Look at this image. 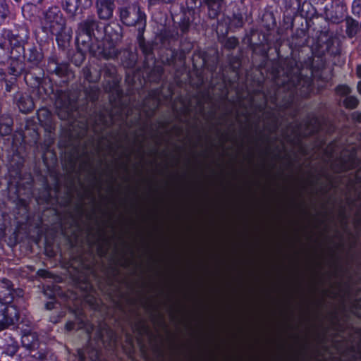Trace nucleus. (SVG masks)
<instances>
[{"label": "nucleus", "instance_id": "f8f14e48", "mask_svg": "<svg viewBox=\"0 0 361 361\" xmlns=\"http://www.w3.org/2000/svg\"><path fill=\"white\" fill-rule=\"evenodd\" d=\"M98 27V22L92 18H88L79 25L78 30L85 34V37L91 40L95 28Z\"/></svg>", "mask_w": 361, "mask_h": 361}, {"label": "nucleus", "instance_id": "ddd939ff", "mask_svg": "<svg viewBox=\"0 0 361 361\" xmlns=\"http://www.w3.org/2000/svg\"><path fill=\"white\" fill-rule=\"evenodd\" d=\"M208 8V16L212 19L218 18L221 13L224 0H204Z\"/></svg>", "mask_w": 361, "mask_h": 361}, {"label": "nucleus", "instance_id": "aec40b11", "mask_svg": "<svg viewBox=\"0 0 361 361\" xmlns=\"http://www.w3.org/2000/svg\"><path fill=\"white\" fill-rule=\"evenodd\" d=\"M24 70V65L21 61L13 60L8 68V73L14 76L20 75Z\"/></svg>", "mask_w": 361, "mask_h": 361}, {"label": "nucleus", "instance_id": "f704fd0d", "mask_svg": "<svg viewBox=\"0 0 361 361\" xmlns=\"http://www.w3.org/2000/svg\"><path fill=\"white\" fill-rule=\"evenodd\" d=\"M38 356L37 357L39 358L42 360H45L47 359V354H44L42 353H37Z\"/></svg>", "mask_w": 361, "mask_h": 361}, {"label": "nucleus", "instance_id": "c85d7f7f", "mask_svg": "<svg viewBox=\"0 0 361 361\" xmlns=\"http://www.w3.org/2000/svg\"><path fill=\"white\" fill-rule=\"evenodd\" d=\"M238 39L235 37H231L228 38L226 42V47L229 49H234L238 45Z\"/></svg>", "mask_w": 361, "mask_h": 361}, {"label": "nucleus", "instance_id": "72a5a7b5", "mask_svg": "<svg viewBox=\"0 0 361 361\" xmlns=\"http://www.w3.org/2000/svg\"><path fill=\"white\" fill-rule=\"evenodd\" d=\"M354 119L356 121L361 122V111L360 112H355L353 115Z\"/></svg>", "mask_w": 361, "mask_h": 361}, {"label": "nucleus", "instance_id": "2eb2a0df", "mask_svg": "<svg viewBox=\"0 0 361 361\" xmlns=\"http://www.w3.org/2000/svg\"><path fill=\"white\" fill-rule=\"evenodd\" d=\"M21 342L25 348L32 350L38 345V336L35 332H29L22 336Z\"/></svg>", "mask_w": 361, "mask_h": 361}, {"label": "nucleus", "instance_id": "a19ab883", "mask_svg": "<svg viewBox=\"0 0 361 361\" xmlns=\"http://www.w3.org/2000/svg\"><path fill=\"white\" fill-rule=\"evenodd\" d=\"M154 107H157L159 104V101L157 98H155L153 101Z\"/></svg>", "mask_w": 361, "mask_h": 361}, {"label": "nucleus", "instance_id": "4be33fe9", "mask_svg": "<svg viewBox=\"0 0 361 361\" xmlns=\"http://www.w3.org/2000/svg\"><path fill=\"white\" fill-rule=\"evenodd\" d=\"M10 13L8 5L5 0H0V25L3 24Z\"/></svg>", "mask_w": 361, "mask_h": 361}, {"label": "nucleus", "instance_id": "ea45409f", "mask_svg": "<svg viewBox=\"0 0 361 361\" xmlns=\"http://www.w3.org/2000/svg\"><path fill=\"white\" fill-rule=\"evenodd\" d=\"M357 89L358 92L361 94V81L358 82Z\"/></svg>", "mask_w": 361, "mask_h": 361}, {"label": "nucleus", "instance_id": "1a4fd4ad", "mask_svg": "<svg viewBox=\"0 0 361 361\" xmlns=\"http://www.w3.org/2000/svg\"><path fill=\"white\" fill-rule=\"evenodd\" d=\"M22 294V290L13 288L11 281L4 279L0 281V301L4 300L6 296H10L12 300H17L16 297H20Z\"/></svg>", "mask_w": 361, "mask_h": 361}, {"label": "nucleus", "instance_id": "37998d69", "mask_svg": "<svg viewBox=\"0 0 361 361\" xmlns=\"http://www.w3.org/2000/svg\"><path fill=\"white\" fill-rule=\"evenodd\" d=\"M360 354H359V357H360V361H361V345H360Z\"/></svg>", "mask_w": 361, "mask_h": 361}, {"label": "nucleus", "instance_id": "9d476101", "mask_svg": "<svg viewBox=\"0 0 361 361\" xmlns=\"http://www.w3.org/2000/svg\"><path fill=\"white\" fill-rule=\"evenodd\" d=\"M2 353L8 356H13L19 348L18 341L11 336L5 334L3 340V344L0 347Z\"/></svg>", "mask_w": 361, "mask_h": 361}, {"label": "nucleus", "instance_id": "0eeeda50", "mask_svg": "<svg viewBox=\"0 0 361 361\" xmlns=\"http://www.w3.org/2000/svg\"><path fill=\"white\" fill-rule=\"evenodd\" d=\"M93 0H62L63 8L71 16L76 15L80 9L85 10L92 5Z\"/></svg>", "mask_w": 361, "mask_h": 361}, {"label": "nucleus", "instance_id": "423d86ee", "mask_svg": "<svg viewBox=\"0 0 361 361\" xmlns=\"http://www.w3.org/2000/svg\"><path fill=\"white\" fill-rule=\"evenodd\" d=\"M20 41L18 37L7 29H3L0 32V63L3 62L7 56L9 47H19Z\"/></svg>", "mask_w": 361, "mask_h": 361}, {"label": "nucleus", "instance_id": "7c9ffc66", "mask_svg": "<svg viewBox=\"0 0 361 361\" xmlns=\"http://www.w3.org/2000/svg\"><path fill=\"white\" fill-rule=\"evenodd\" d=\"M148 6L149 7L154 6L159 4H163L162 0H147Z\"/></svg>", "mask_w": 361, "mask_h": 361}, {"label": "nucleus", "instance_id": "c9c22d12", "mask_svg": "<svg viewBox=\"0 0 361 361\" xmlns=\"http://www.w3.org/2000/svg\"><path fill=\"white\" fill-rule=\"evenodd\" d=\"M45 306H46V309L51 310L54 307V303L53 302H49L46 303Z\"/></svg>", "mask_w": 361, "mask_h": 361}, {"label": "nucleus", "instance_id": "473e14b6", "mask_svg": "<svg viewBox=\"0 0 361 361\" xmlns=\"http://www.w3.org/2000/svg\"><path fill=\"white\" fill-rule=\"evenodd\" d=\"M75 328V324L73 322H68L66 324V329L67 331H71L74 329Z\"/></svg>", "mask_w": 361, "mask_h": 361}, {"label": "nucleus", "instance_id": "f03ea898", "mask_svg": "<svg viewBox=\"0 0 361 361\" xmlns=\"http://www.w3.org/2000/svg\"><path fill=\"white\" fill-rule=\"evenodd\" d=\"M66 19L63 18L59 8L53 6L49 8L43 13L41 25L43 32L56 36L59 44L69 41L71 35L66 27Z\"/></svg>", "mask_w": 361, "mask_h": 361}, {"label": "nucleus", "instance_id": "39448f33", "mask_svg": "<svg viewBox=\"0 0 361 361\" xmlns=\"http://www.w3.org/2000/svg\"><path fill=\"white\" fill-rule=\"evenodd\" d=\"M16 300L10 296L4 297L0 301V331L16 325L19 320V310L16 304Z\"/></svg>", "mask_w": 361, "mask_h": 361}, {"label": "nucleus", "instance_id": "412c9836", "mask_svg": "<svg viewBox=\"0 0 361 361\" xmlns=\"http://www.w3.org/2000/svg\"><path fill=\"white\" fill-rule=\"evenodd\" d=\"M48 68L50 72L54 73L58 75H61L64 73V67L59 66L53 58L49 59Z\"/></svg>", "mask_w": 361, "mask_h": 361}, {"label": "nucleus", "instance_id": "393cba45", "mask_svg": "<svg viewBox=\"0 0 361 361\" xmlns=\"http://www.w3.org/2000/svg\"><path fill=\"white\" fill-rule=\"evenodd\" d=\"M190 26V21L188 17L183 15L179 22V27L181 31L185 33L188 31Z\"/></svg>", "mask_w": 361, "mask_h": 361}, {"label": "nucleus", "instance_id": "a18cd8bd", "mask_svg": "<svg viewBox=\"0 0 361 361\" xmlns=\"http://www.w3.org/2000/svg\"><path fill=\"white\" fill-rule=\"evenodd\" d=\"M356 314L361 317V312H356Z\"/></svg>", "mask_w": 361, "mask_h": 361}, {"label": "nucleus", "instance_id": "49530a36", "mask_svg": "<svg viewBox=\"0 0 361 361\" xmlns=\"http://www.w3.org/2000/svg\"><path fill=\"white\" fill-rule=\"evenodd\" d=\"M276 83H277L278 85H279V84H280L279 80H278V81H276Z\"/></svg>", "mask_w": 361, "mask_h": 361}, {"label": "nucleus", "instance_id": "79ce46f5", "mask_svg": "<svg viewBox=\"0 0 361 361\" xmlns=\"http://www.w3.org/2000/svg\"><path fill=\"white\" fill-rule=\"evenodd\" d=\"M109 72H110V74H114L115 73V68L114 67H111V69L109 70Z\"/></svg>", "mask_w": 361, "mask_h": 361}, {"label": "nucleus", "instance_id": "f257e3e1", "mask_svg": "<svg viewBox=\"0 0 361 361\" xmlns=\"http://www.w3.org/2000/svg\"><path fill=\"white\" fill-rule=\"evenodd\" d=\"M282 75L284 78L281 85L287 87L291 94L298 93L306 96L311 91L312 81L309 78H304L300 73V63L295 59H286L282 64Z\"/></svg>", "mask_w": 361, "mask_h": 361}, {"label": "nucleus", "instance_id": "5701e85b", "mask_svg": "<svg viewBox=\"0 0 361 361\" xmlns=\"http://www.w3.org/2000/svg\"><path fill=\"white\" fill-rule=\"evenodd\" d=\"M231 26L235 27H241L243 25V17L240 13H233L232 18L230 20Z\"/></svg>", "mask_w": 361, "mask_h": 361}, {"label": "nucleus", "instance_id": "2f4dec72", "mask_svg": "<svg viewBox=\"0 0 361 361\" xmlns=\"http://www.w3.org/2000/svg\"><path fill=\"white\" fill-rule=\"evenodd\" d=\"M49 115V112L45 109H42L38 112V118L42 121V116H47Z\"/></svg>", "mask_w": 361, "mask_h": 361}, {"label": "nucleus", "instance_id": "dca6fc26", "mask_svg": "<svg viewBox=\"0 0 361 361\" xmlns=\"http://www.w3.org/2000/svg\"><path fill=\"white\" fill-rule=\"evenodd\" d=\"M346 24V34L348 37L352 38L355 37L358 31L360 30L361 25L358 21L351 17H348L345 19Z\"/></svg>", "mask_w": 361, "mask_h": 361}, {"label": "nucleus", "instance_id": "20e7f679", "mask_svg": "<svg viewBox=\"0 0 361 361\" xmlns=\"http://www.w3.org/2000/svg\"><path fill=\"white\" fill-rule=\"evenodd\" d=\"M56 113L61 120L74 118L77 110L75 97L69 92H59L55 100Z\"/></svg>", "mask_w": 361, "mask_h": 361}, {"label": "nucleus", "instance_id": "cd10ccee", "mask_svg": "<svg viewBox=\"0 0 361 361\" xmlns=\"http://www.w3.org/2000/svg\"><path fill=\"white\" fill-rule=\"evenodd\" d=\"M352 12L355 16L361 14V0H354L352 4Z\"/></svg>", "mask_w": 361, "mask_h": 361}, {"label": "nucleus", "instance_id": "9b49d317", "mask_svg": "<svg viewBox=\"0 0 361 361\" xmlns=\"http://www.w3.org/2000/svg\"><path fill=\"white\" fill-rule=\"evenodd\" d=\"M15 99L19 110L23 113H29L34 108L32 99L27 94H18Z\"/></svg>", "mask_w": 361, "mask_h": 361}, {"label": "nucleus", "instance_id": "e433bc0d", "mask_svg": "<svg viewBox=\"0 0 361 361\" xmlns=\"http://www.w3.org/2000/svg\"><path fill=\"white\" fill-rule=\"evenodd\" d=\"M356 71L357 77L361 78V64L357 66Z\"/></svg>", "mask_w": 361, "mask_h": 361}, {"label": "nucleus", "instance_id": "4468645a", "mask_svg": "<svg viewBox=\"0 0 361 361\" xmlns=\"http://www.w3.org/2000/svg\"><path fill=\"white\" fill-rule=\"evenodd\" d=\"M25 59L34 66H37L43 59L42 53L35 47L27 49L24 54Z\"/></svg>", "mask_w": 361, "mask_h": 361}, {"label": "nucleus", "instance_id": "6e6552de", "mask_svg": "<svg viewBox=\"0 0 361 361\" xmlns=\"http://www.w3.org/2000/svg\"><path fill=\"white\" fill-rule=\"evenodd\" d=\"M96 9L99 19L108 20L113 17L115 9L114 0H97Z\"/></svg>", "mask_w": 361, "mask_h": 361}, {"label": "nucleus", "instance_id": "6ab92c4d", "mask_svg": "<svg viewBox=\"0 0 361 361\" xmlns=\"http://www.w3.org/2000/svg\"><path fill=\"white\" fill-rule=\"evenodd\" d=\"M13 120L6 116L0 120V134L2 136L9 135L12 131Z\"/></svg>", "mask_w": 361, "mask_h": 361}, {"label": "nucleus", "instance_id": "4c0bfd02", "mask_svg": "<svg viewBox=\"0 0 361 361\" xmlns=\"http://www.w3.org/2000/svg\"><path fill=\"white\" fill-rule=\"evenodd\" d=\"M6 92H11V85L6 82Z\"/></svg>", "mask_w": 361, "mask_h": 361}, {"label": "nucleus", "instance_id": "a878e982", "mask_svg": "<svg viewBox=\"0 0 361 361\" xmlns=\"http://www.w3.org/2000/svg\"><path fill=\"white\" fill-rule=\"evenodd\" d=\"M336 92L338 95L346 96L351 92V89L345 85H341L336 88Z\"/></svg>", "mask_w": 361, "mask_h": 361}, {"label": "nucleus", "instance_id": "a211bd4d", "mask_svg": "<svg viewBox=\"0 0 361 361\" xmlns=\"http://www.w3.org/2000/svg\"><path fill=\"white\" fill-rule=\"evenodd\" d=\"M86 355L91 361H98L99 357V350L89 347L86 348L83 352H79V359L80 361H85Z\"/></svg>", "mask_w": 361, "mask_h": 361}, {"label": "nucleus", "instance_id": "7ed1b4c3", "mask_svg": "<svg viewBox=\"0 0 361 361\" xmlns=\"http://www.w3.org/2000/svg\"><path fill=\"white\" fill-rule=\"evenodd\" d=\"M120 19L127 26L137 27V38L139 41L143 39L147 20L146 15L142 12L138 4L134 3L119 8Z\"/></svg>", "mask_w": 361, "mask_h": 361}, {"label": "nucleus", "instance_id": "c03bdc74", "mask_svg": "<svg viewBox=\"0 0 361 361\" xmlns=\"http://www.w3.org/2000/svg\"><path fill=\"white\" fill-rule=\"evenodd\" d=\"M357 305L361 307V300L357 302Z\"/></svg>", "mask_w": 361, "mask_h": 361}, {"label": "nucleus", "instance_id": "b1692460", "mask_svg": "<svg viewBox=\"0 0 361 361\" xmlns=\"http://www.w3.org/2000/svg\"><path fill=\"white\" fill-rule=\"evenodd\" d=\"M358 99L355 96L346 97L343 100V105L348 109H355L358 105Z\"/></svg>", "mask_w": 361, "mask_h": 361}, {"label": "nucleus", "instance_id": "bb28decb", "mask_svg": "<svg viewBox=\"0 0 361 361\" xmlns=\"http://www.w3.org/2000/svg\"><path fill=\"white\" fill-rule=\"evenodd\" d=\"M76 42L78 44H87V47H90V40H88L87 38L85 37V34L80 30L78 31Z\"/></svg>", "mask_w": 361, "mask_h": 361}, {"label": "nucleus", "instance_id": "58836bf2", "mask_svg": "<svg viewBox=\"0 0 361 361\" xmlns=\"http://www.w3.org/2000/svg\"><path fill=\"white\" fill-rule=\"evenodd\" d=\"M176 0H162L163 4H172L175 2Z\"/></svg>", "mask_w": 361, "mask_h": 361}, {"label": "nucleus", "instance_id": "f3484780", "mask_svg": "<svg viewBox=\"0 0 361 361\" xmlns=\"http://www.w3.org/2000/svg\"><path fill=\"white\" fill-rule=\"evenodd\" d=\"M98 54L106 59H114L118 55V51L111 43L108 42L106 44H104L102 49L99 47Z\"/></svg>", "mask_w": 361, "mask_h": 361}, {"label": "nucleus", "instance_id": "c756f323", "mask_svg": "<svg viewBox=\"0 0 361 361\" xmlns=\"http://www.w3.org/2000/svg\"><path fill=\"white\" fill-rule=\"evenodd\" d=\"M37 275L39 277H42V278H49V277H51V274L48 271H47L45 269H39V270H38Z\"/></svg>", "mask_w": 361, "mask_h": 361}]
</instances>
